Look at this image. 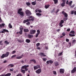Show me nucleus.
Returning a JSON list of instances; mask_svg holds the SVG:
<instances>
[{"instance_id":"3","label":"nucleus","mask_w":76,"mask_h":76,"mask_svg":"<svg viewBox=\"0 0 76 76\" xmlns=\"http://www.w3.org/2000/svg\"><path fill=\"white\" fill-rule=\"evenodd\" d=\"M27 67H29V65H25L22 66V68L23 69H25V71H26L27 72L28 70V68H27Z\"/></svg>"},{"instance_id":"21","label":"nucleus","mask_w":76,"mask_h":76,"mask_svg":"<svg viewBox=\"0 0 76 76\" xmlns=\"http://www.w3.org/2000/svg\"><path fill=\"white\" fill-rule=\"evenodd\" d=\"M72 3L73 1H71L69 2V3L68 4L69 6H72Z\"/></svg>"},{"instance_id":"44","label":"nucleus","mask_w":76,"mask_h":76,"mask_svg":"<svg viewBox=\"0 0 76 76\" xmlns=\"http://www.w3.org/2000/svg\"><path fill=\"white\" fill-rule=\"evenodd\" d=\"M5 43L7 45H9V42H8L7 41H5Z\"/></svg>"},{"instance_id":"46","label":"nucleus","mask_w":76,"mask_h":76,"mask_svg":"<svg viewBox=\"0 0 76 76\" xmlns=\"http://www.w3.org/2000/svg\"><path fill=\"white\" fill-rule=\"evenodd\" d=\"M37 66V68L38 69H40V65H38L37 66Z\"/></svg>"},{"instance_id":"43","label":"nucleus","mask_w":76,"mask_h":76,"mask_svg":"<svg viewBox=\"0 0 76 76\" xmlns=\"http://www.w3.org/2000/svg\"><path fill=\"white\" fill-rule=\"evenodd\" d=\"M34 19H35V18H34V17H33V18H31V19L30 20H31L32 21H34Z\"/></svg>"},{"instance_id":"25","label":"nucleus","mask_w":76,"mask_h":76,"mask_svg":"<svg viewBox=\"0 0 76 76\" xmlns=\"http://www.w3.org/2000/svg\"><path fill=\"white\" fill-rule=\"evenodd\" d=\"M54 2V4H57L58 3V0H53Z\"/></svg>"},{"instance_id":"5","label":"nucleus","mask_w":76,"mask_h":76,"mask_svg":"<svg viewBox=\"0 0 76 76\" xmlns=\"http://www.w3.org/2000/svg\"><path fill=\"white\" fill-rule=\"evenodd\" d=\"M3 31H0V33H2V34H3L5 33V32L7 33L9 32L7 30H6V29H3Z\"/></svg>"},{"instance_id":"60","label":"nucleus","mask_w":76,"mask_h":76,"mask_svg":"<svg viewBox=\"0 0 76 76\" xmlns=\"http://www.w3.org/2000/svg\"><path fill=\"white\" fill-rule=\"evenodd\" d=\"M66 42H69V40L68 39H66Z\"/></svg>"},{"instance_id":"35","label":"nucleus","mask_w":76,"mask_h":76,"mask_svg":"<svg viewBox=\"0 0 76 76\" xmlns=\"http://www.w3.org/2000/svg\"><path fill=\"white\" fill-rule=\"evenodd\" d=\"M34 70H37V69H38L37 66H34Z\"/></svg>"},{"instance_id":"23","label":"nucleus","mask_w":76,"mask_h":76,"mask_svg":"<svg viewBox=\"0 0 76 76\" xmlns=\"http://www.w3.org/2000/svg\"><path fill=\"white\" fill-rule=\"evenodd\" d=\"M13 66H14V65L12 64H10L8 65V67H13Z\"/></svg>"},{"instance_id":"57","label":"nucleus","mask_w":76,"mask_h":76,"mask_svg":"<svg viewBox=\"0 0 76 76\" xmlns=\"http://www.w3.org/2000/svg\"><path fill=\"white\" fill-rule=\"evenodd\" d=\"M39 35V34H38V33H37L36 35V38H37V37H38Z\"/></svg>"},{"instance_id":"27","label":"nucleus","mask_w":76,"mask_h":76,"mask_svg":"<svg viewBox=\"0 0 76 76\" xmlns=\"http://www.w3.org/2000/svg\"><path fill=\"white\" fill-rule=\"evenodd\" d=\"M36 1L32 2L31 3V4H32V5H35V4H36Z\"/></svg>"},{"instance_id":"24","label":"nucleus","mask_w":76,"mask_h":76,"mask_svg":"<svg viewBox=\"0 0 76 76\" xmlns=\"http://www.w3.org/2000/svg\"><path fill=\"white\" fill-rule=\"evenodd\" d=\"M11 75V73H8L6 75H5L4 76H10Z\"/></svg>"},{"instance_id":"7","label":"nucleus","mask_w":76,"mask_h":76,"mask_svg":"<svg viewBox=\"0 0 76 76\" xmlns=\"http://www.w3.org/2000/svg\"><path fill=\"white\" fill-rule=\"evenodd\" d=\"M62 14L63 15H64V16L65 17V18H67V16H68V14H67L64 11H63L62 12Z\"/></svg>"},{"instance_id":"34","label":"nucleus","mask_w":76,"mask_h":76,"mask_svg":"<svg viewBox=\"0 0 76 76\" xmlns=\"http://www.w3.org/2000/svg\"><path fill=\"white\" fill-rule=\"evenodd\" d=\"M36 15H37V16H41L42 14H41L39 13H36Z\"/></svg>"},{"instance_id":"31","label":"nucleus","mask_w":76,"mask_h":76,"mask_svg":"<svg viewBox=\"0 0 76 76\" xmlns=\"http://www.w3.org/2000/svg\"><path fill=\"white\" fill-rule=\"evenodd\" d=\"M26 4L27 5V6H30L31 5V3L29 2H26Z\"/></svg>"},{"instance_id":"15","label":"nucleus","mask_w":76,"mask_h":76,"mask_svg":"<svg viewBox=\"0 0 76 76\" xmlns=\"http://www.w3.org/2000/svg\"><path fill=\"white\" fill-rule=\"evenodd\" d=\"M23 31L24 32H29V29L27 28H24L23 29Z\"/></svg>"},{"instance_id":"28","label":"nucleus","mask_w":76,"mask_h":76,"mask_svg":"<svg viewBox=\"0 0 76 76\" xmlns=\"http://www.w3.org/2000/svg\"><path fill=\"white\" fill-rule=\"evenodd\" d=\"M69 35L70 36V37H75V34H72L71 33H69Z\"/></svg>"},{"instance_id":"4","label":"nucleus","mask_w":76,"mask_h":76,"mask_svg":"<svg viewBox=\"0 0 76 76\" xmlns=\"http://www.w3.org/2000/svg\"><path fill=\"white\" fill-rule=\"evenodd\" d=\"M35 32H36V30L31 29L30 30V34H35Z\"/></svg>"},{"instance_id":"32","label":"nucleus","mask_w":76,"mask_h":76,"mask_svg":"<svg viewBox=\"0 0 76 76\" xmlns=\"http://www.w3.org/2000/svg\"><path fill=\"white\" fill-rule=\"evenodd\" d=\"M19 29L20 30V31H23V27H20L19 28Z\"/></svg>"},{"instance_id":"14","label":"nucleus","mask_w":76,"mask_h":76,"mask_svg":"<svg viewBox=\"0 0 76 76\" xmlns=\"http://www.w3.org/2000/svg\"><path fill=\"white\" fill-rule=\"evenodd\" d=\"M28 38H33V37H34V36L31 34H28Z\"/></svg>"},{"instance_id":"61","label":"nucleus","mask_w":76,"mask_h":76,"mask_svg":"<svg viewBox=\"0 0 76 76\" xmlns=\"http://www.w3.org/2000/svg\"><path fill=\"white\" fill-rule=\"evenodd\" d=\"M67 31H68V32H69L70 31V28H69L67 29Z\"/></svg>"},{"instance_id":"30","label":"nucleus","mask_w":76,"mask_h":76,"mask_svg":"<svg viewBox=\"0 0 76 76\" xmlns=\"http://www.w3.org/2000/svg\"><path fill=\"white\" fill-rule=\"evenodd\" d=\"M70 34H75V31H72L70 32Z\"/></svg>"},{"instance_id":"29","label":"nucleus","mask_w":76,"mask_h":76,"mask_svg":"<svg viewBox=\"0 0 76 76\" xmlns=\"http://www.w3.org/2000/svg\"><path fill=\"white\" fill-rule=\"evenodd\" d=\"M1 58H4V57H6V56H5V55L4 54H3L2 55L1 57Z\"/></svg>"},{"instance_id":"1","label":"nucleus","mask_w":76,"mask_h":76,"mask_svg":"<svg viewBox=\"0 0 76 76\" xmlns=\"http://www.w3.org/2000/svg\"><path fill=\"white\" fill-rule=\"evenodd\" d=\"M21 11H22V8H20L18 10V13L20 16H23L24 15V12H23Z\"/></svg>"},{"instance_id":"38","label":"nucleus","mask_w":76,"mask_h":76,"mask_svg":"<svg viewBox=\"0 0 76 76\" xmlns=\"http://www.w3.org/2000/svg\"><path fill=\"white\" fill-rule=\"evenodd\" d=\"M58 65H59V64H58V62H56V63L55 64V66H57Z\"/></svg>"},{"instance_id":"12","label":"nucleus","mask_w":76,"mask_h":76,"mask_svg":"<svg viewBox=\"0 0 76 76\" xmlns=\"http://www.w3.org/2000/svg\"><path fill=\"white\" fill-rule=\"evenodd\" d=\"M53 61H51V60H49L47 61L46 62V63L47 64H49V63H50V64H52L53 63Z\"/></svg>"},{"instance_id":"53","label":"nucleus","mask_w":76,"mask_h":76,"mask_svg":"<svg viewBox=\"0 0 76 76\" xmlns=\"http://www.w3.org/2000/svg\"><path fill=\"white\" fill-rule=\"evenodd\" d=\"M10 72H12L13 70H14V69H13V68H12L10 69Z\"/></svg>"},{"instance_id":"10","label":"nucleus","mask_w":76,"mask_h":76,"mask_svg":"<svg viewBox=\"0 0 76 76\" xmlns=\"http://www.w3.org/2000/svg\"><path fill=\"white\" fill-rule=\"evenodd\" d=\"M75 72H76V67L74 68L71 71V73H74Z\"/></svg>"},{"instance_id":"64","label":"nucleus","mask_w":76,"mask_h":76,"mask_svg":"<svg viewBox=\"0 0 76 76\" xmlns=\"http://www.w3.org/2000/svg\"><path fill=\"white\" fill-rule=\"evenodd\" d=\"M74 13L75 15H76V11H74Z\"/></svg>"},{"instance_id":"2","label":"nucleus","mask_w":76,"mask_h":76,"mask_svg":"<svg viewBox=\"0 0 76 76\" xmlns=\"http://www.w3.org/2000/svg\"><path fill=\"white\" fill-rule=\"evenodd\" d=\"M26 14L27 16H29L30 15H31L32 13L31 12L29 11L28 10H26L25 11Z\"/></svg>"},{"instance_id":"8","label":"nucleus","mask_w":76,"mask_h":76,"mask_svg":"<svg viewBox=\"0 0 76 76\" xmlns=\"http://www.w3.org/2000/svg\"><path fill=\"white\" fill-rule=\"evenodd\" d=\"M41 69H39L37 70L36 71V73H37V74H40V73H41Z\"/></svg>"},{"instance_id":"62","label":"nucleus","mask_w":76,"mask_h":76,"mask_svg":"<svg viewBox=\"0 0 76 76\" xmlns=\"http://www.w3.org/2000/svg\"><path fill=\"white\" fill-rule=\"evenodd\" d=\"M61 55H62V53H60L58 54V56H61Z\"/></svg>"},{"instance_id":"42","label":"nucleus","mask_w":76,"mask_h":76,"mask_svg":"<svg viewBox=\"0 0 76 76\" xmlns=\"http://www.w3.org/2000/svg\"><path fill=\"white\" fill-rule=\"evenodd\" d=\"M37 34H40V31H39V30H38L37 31Z\"/></svg>"},{"instance_id":"47","label":"nucleus","mask_w":76,"mask_h":76,"mask_svg":"<svg viewBox=\"0 0 76 76\" xmlns=\"http://www.w3.org/2000/svg\"><path fill=\"white\" fill-rule=\"evenodd\" d=\"M68 19L66 17V18H64V21H66V20H67Z\"/></svg>"},{"instance_id":"40","label":"nucleus","mask_w":76,"mask_h":76,"mask_svg":"<svg viewBox=\"0 0 76 76\" xmlns=\"http://www.w3.org/2000/svg\"><path fill=\"white\" fill-rule=\"evenodd\" d=\"M70 13L71 15H73L74 14V10L72 11Z\"/></svg>"},{"instance_id":"33","label":"nucleus","mask_w":76,"mask_h":76,"mask_svg":"<svg viewBox=\"0 0 76 76\" xmlns=\"http://www.w3.org/2000/svg\"><path fill=\"white\" fill-rule=\"evenodd\" d=\"M9 27L10 28H12V26L11 25V23H9Z\"/></svg>"},{"instance_id":"54","label":"nucleus","mask_w":76,"mask_h":76,"mask_svg":"<svg viewBox=\"0 0 76 76\" xmlns=\"http://www.w3.org/2000/svg\"><path fill=\"white\" fill-rule=\"evenodd\" d=\"M58 11H59V9H58L56 10V13H57L58 12Z\"/></svg>"},{"instance_id":"36","label":"nucleus","mask_w":76,"mask_h":76,"mask_svg":"<svg viewBox=\"0 0 76 76\" xmlns=\"http://www.w3.org/2000/svg\"><path fill=\"white\" fill-rule=\"evenodd\" d=\"M16 76H22V74L21 73H19L18 75H17Z\"/></svg>"},{"instance_id":"20","label":"nucleus","mask_w":76,"mask_h":76,"mask_svg":"<svg viewBox=\"0 0 76 76\" xmlns=\"http://www.w3.org/2000/svg\"><path fill=\"white\" fill-rule=\"evenodd\" d=\"M26 42L27 43H29L31 42V40L29 39H26Z\"/></svg>"},{"instance_id":"50","label":"nucleus","mask_w":76,"mask_h":76,"mask_svg":"<svg viewBox=\"0 0 76 76\" xmlns=\"http://www.w3.org/2000/svg\"><path fill=\"white\" fill-rule=\"evenodd\" d=\"M47 60V58H43V60L44 61H46V60Z\"/></svg>"},{"instance_id":"63","label":"nucleus","mask_w":76,"mask_h":76,"mask_svg":"<svg viewBox=\"0 0 76 76\" xmlns=\"http://www.w3.org/2000/svg\"><path fill=\"white\" fill-rule=\"evenodd\" d=\"M74 6H75V5H73L71 6L70 7H71V8H73L74 7Z\"/></svg>"},{"instance_id":"26","label":"nucleus","mask_w":76,"mask_h":76,"mask_svg":"<svg viewBox=\"0 0 76 76\" xmlns=\"http://www.w3.org/2000/svg\"><path fill=\"white\" fill-rule=\"evenodd\" d=\"M30 61H33L34 62V63H36V61H35L34 59L31 60H30Z\"/></svg>"},{"instance_id":"17","label":"nucleus","mask_w":76,"mask_h":76,"mask_svg":"<svg viewBox=\"0 0 76 76\" xmlns=\"http://www.w3.org/2000/svg\"><path fill=\"white\" fill-rule=\"evenodd\" d=\"M29 22V20L28 19H27V20H25L23 21V23H26V22Z\"/></svg>"},{"instance_id":"52","label":"nucleus","mask_w":76,"mask_h":76,"mask_svg":"<svg viewBox=\"0 0 76 76\" xmlns=\"http://www.w3.org/2000/svg\"><path fill=\"white\" fill-rule=\"evenodd\" d=\"M22 32L23 31H20L19 32V34H20V35H22Z\"/></svg>"},{"instance_id":"16","label":"nucleus","mask_w":76,"mask_h":76,"mask_svg":"<svg viewBox=\"0 0 76 76\" xmlns=\"http://www.w3.org/2000/svg\"><path fill=\"white\" fill-rule=\"evenodd\" d=\"M9 52H6V54H5V57H8V56H9Z\"/></svg>"},{"instance_id":"49","label":"nucleus","mask_w":76,"mask_h":76,"mask_svg":"<svg viewBox=\"0 0 76 76\" xmlns=\"http://www.w3.org/2000/svg\"><path fill=\"white\" fill-rule=\"evenodd\" d=\"M26 25H28V26L30 25V22H28V23H26Z\"/></svg>"},{"instance_id":"11","label":"nucleus","mask_w":76,"mask_h":76,"mask_svg":"<svg viewBox=\"0 0 76 76\" xmlns=\"http://www.w3.org/2000/svg\"><path fill=\"white\" fill-rule=\"evenodd\" d=\"M39 54L40 56H41L42 57H46V55H45V54H44V53H42V52H41L40 53H39Z\"/></svg>"},{"instance_id":"59","label":"nucleus","mask_w":76,"mask_h":76,"mask_svg":"<svg viewBox=\"0 0 76 76\" xmlns=\"http://www.w3.org/2000/svg\"><path fill=\"white\" fill-rule=\"evenodd\" d=\"M62 35L63 36H65V35H66V34H65V33L64 32H63L62 34Z\"/></svg>"},{"instance_id":"58","label":"nucleus","mask_w":76,"mask_h":76,"mask_svg":"<svg viewBox=\"0 0 76 76\" xmlns=\"http://www.w3.org/2000/svg\"><path fill=\"white\" fill-rule=\"evenodd\" d=\"M38 12L39 13H41V12H42V11L40 10H38Z\"/></svg>"},{"instance_id":"48","label":"nucleus","mask_w":76,"mask_h":76,"mask_svg":"<svg viewBox=\"0 0 76 76\" xmlns=\"http://www.w3.org/2000/svg\"><path fill=\"white\" fill-rule=\"evenodd\" d=\"M55 9H53V10H52L51 12V13H54V12H55Z\"/></svg>"},{"instance_id":"9","label":"nucleus","mask_w":76,"mask_h":76,"mask_svg":"<svg viewBox=\"0 0 76 76\" xmlns=\"http://www.w3.org/2000/svg\"><path fill=\"white\" fill-rule=\"evenodd\" d=\"M59 72L61 74H63L64 72V69H60Z\"/></svg>"},{"instance_id":"22","label":"nucleus","mask_w":76,"mask_h":76,"mask_svg":"<svg viewBox=\"0 0 76 76\" xmlns=\"http://www.w3.org/2000/svg\"><path fill=\"white\" fill-rule=\"evenodd\" d=\"M65 6V2H63L61 4V6L62 7H64Z\"/></svg>"},{"instance_id":"18","label":"nucleus","mask_w":76,"mask_h":76,"mask_svg":"<svg viewBox=\"0 0 76 76\" xmlns=\"http://www.w3.org/2000/svg\"><path fill=\"white\" fill-rule=\"evenodd\" d=\"M4 25H5L4 24L2 23L1 24H0V28H1L2 27H4Z\"/></svg>"},{"instance_id":"19","label":"nucleus","mask_w":76,"mask_h":76,"mask_svg":"<svg viewBox=\"0 0 76 76\" xmlns=\"http://www.w3.org/2000/svg\"><path fill=\"white\" fill-rule=\"evenodd\" d=\"M50 7V5L49 4L48 5H45V9H48Z\"/></svg>"},{"instance_id":"6","label":"nucleus","mask_w":76,"mask_h":76,"mask_svg":"<svg viewBox=\"0 0 76 76\" xmlns=\"http://www.w3.org/2000/svg\"><path fill=\"white\" fill-rule=\"evenodd\" d=\"M63 23H64V20H61L59 23V26H60L61 27H63Z\"/></svg>"},{"instance_id":"45","label":"nucleus","mask_w":76,"mask_h":76,"mask_svg":"<svg viewBox=\"0 0 76 76\" xmlns=\"http://www.w3.org/2000/svg\"><path fill=\"white\" fill-rule=\"evenodd\" d=\"M53 73L54 75H56L57 74V72H56V71H53Z\"/></svg>"},{"instance_id":"56","label":"nucleus","mask_w":76,"mask_h":76,"mask_svg":"<svg viewBox=\"0 0 76 76\" xmlns=\"http://www.w3.org/2000/svg\"><path fill=\"white\" fill-rule=\"evenodd\" d=\"M15 53H16V51H15V50H14L12 52V54H15Z\"/></svg>"},{"instance_id":"37","label":"nucleus","mask_w":76,"mask_h":76,"mask_svg":"<svg viewBox=\"0 0 76 76\" xmlns=\"http://www.w3.org/2000/svg\"><path fill=\"white\" fill-rule=\"evenodd\" d=\"M21 72L23 73L24 74L25 73V70H22L21 71Z\"/></svg>"},{"instance_id":"13","label":"nucleus","mask_w":76,"mask_h":76,"mask_svg":"<svg viewBox=\"0 0 76 76\" xmlns=\"http://www.w3.org/2000/svg\"><path fill=\"white\" fill-rule=\"evenodd\" d=\"M23 55L22 54L21 55V56H17L16 57V59H20V58H22L23 57Z\"/></svg>"},{"instance_id":"55","label":"nucleus","mask_w":76,"mask_h":76,"mask_svg":"<svg viewBox=\"0 0 76 76\" xmlns=\"http://www.w3.org/2000/svg\"><path fill=\"white\" fill-rule=\"evenodd\" d=\"M18 41L19 42H20V43L22 42V41L21 40H18Z\"/></svg>"},{"instance_id":"39","label":"nucleus","mask_w":76,"mask_h":76,"mask_svg":"<svg viewBox=\"0 0 76 76\" xmlns=\"http://www.w3.org/2000/svg\"><path fill=\"white\" fill-rule=\"evenodd\" d=\"M2 42H3V41H2V40L0 41V45H3V43H2Z\"/></svg>"},{"instance_id":"51","label":"nucleus","mask_w":76,"mask_h":76,"mask_svg":"<svg viewBox=\"0 0 76 76\" xmlns=\"http://www.w3.org/2000/svg\"><path fill=\"white\" fill-rule=\"evenodd\" d=\"M40 45V43H38L36 44V46L37 47H38L39 45Z\"/></svg>"},{"instance_id":"41","label":"nucleus","mask_w":76,"mask_h":76,"mask_svg":"<svg viewBox=\"0 0 76 76\" xmlns=\"http://www.w3.org/2000/svg\"><path fill=\"white\" fill-rule=\"evenodd\" d=\"M15 57H16V55H13L11 57V58H15Z\"/></svg>"}]
</instances>
